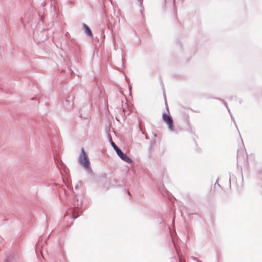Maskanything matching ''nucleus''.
Wrapping results in <instances>:
<instances>
[{
	"instance_id": "1a4fd4ad",
	"label": "nucleus",
	"mask_w": 262,
	"mask_h": 262,
	"mask_svg": "<svg viewBox=\"0 0 262 262\" xmlns=\"http://www.w3.org/2000/svg\"><path fill=\"white\" fill-rule=\"evenodd\" d=\"M179 262H184V261L183 260L182 258L180 257V258H179Z\"/></svg>"
},
{
	"instance_id": "f03ea898",
	"label": "nucleus",
	"mask_w": 262,
	"mask_h": 262,
	"mask_svg": "<svg viewBox=\"0 0 262 262\" xmlns=\"http://www.w3.org/2000/svg\"><path fill=\"white\" fill-rule=\"evenodd\" d=\"M81 155L79 157V162L84 168H88L90 167V162L89 161L87 154L85 152L83 148L81 149Z\"/></svg>"
},
{
	"instance_id": "423d86ee",
	"label": "nucleus",
	"mask_w": 262,
	"mask_h": 262,
	"mask_svg": "<svg viewBox=\"0 0 262 262\" xmlns=\"http://www.w3.org/2000/svg\"><path fill=\"white\" fill-rule=\"evenodd\" d=\"M219 99V100H220V101L223 102L224 103V104L225 106L226 107V108H227V110H228V111L229 113L230 114V116H231V119H232V120H233V117H232V115L230 114V111L229 108H228V105H227V104L226 102H225L224 100H222V99H220V98H219V99Z\"/></svg>"
},
{
	"instance_id": "39448f33",
	"label": "nucleus",
	"mask_w": 262,
	"mask_h": 262,
	"mask_svg": "<svg viewBox=\"0 0 262 262\" xmlns=\"http://www.w3.org/2000/svg\"><path fill=\"white\" fill-rule=\"evenodd\" d=\"M83 27L84 29L85 32L87 34V35L89 36H92V32L90 27L85 24H83Z\"/></svg>"
},
{
	"instance_id": "9b49d317",
	"label": "nucleus",
	"mask_w": 262,
	"mask_h": 262,
	"mask_svg": "<svg viewBox=\"0 0 262 262\" xmlns=\"http://www.w3.org/2000/svg\"><path fill=\"white\" fill-rule=\"evenodd\" d=\"M234 123L235 124H236V122L235 121V120H234V119L232 120ZM235 126H237V125H235Z\"/></svg>"
},
{
	"instance_id": "ddd939ff",
	"label": "nucleus",
	"mask_w": 262,
	"mask_h": 262,
	"mask_svg": "<svg viewBox=\"0 0 262 262\" xmlns=\"http://www.w3.org/2000/svg\"><path fill=\"white\" fill-rule=\"evenodd\" d=\"M198 262H201L200 260H198Z\"/></svg>"
},
{
	"instance_id": "6e6552de",
	"label": "nucleus",
	"mask_w": 262,
	"mask_h": 262,
	"mask_svg": "<svg viewBox=\"0 0 262 262\" xmlns=\"http://www.w3.org/2000/svg\"><path fill=\"white\" fill-rule=\"evenodd\" d=\"M66 105L68 106V103H70V101L68 100H66ZM64 105H66V104H64Z\"/></svg>"
},
{
	"instance_id": "f257e3e1",
	"label": "nucleus",
	"mask_w": 262,
	"mask_h": 262,
	"mask_svg": "<svg viewBox=\"0 0 262 262\" xmlns=\"http://www.w3.org/2000/svg\"><path fill=\"white\" fill-rule=\"evenodd\" d=\"M110 140L111 145L116 152L117 155L120 158V159L128 163H132V159L130 158L129 157H128L122 151V150L112 140L111 137H110Z\"/></svg>"
},
{
	"instance_id": "0eeeda50",
	"label": "nucleus",
	"mask_w": 262,
	"mask_h": 262,
	"mask_svg": "<svg viewBox=\"0 0 262 262\" xmlns=\"http://www.w3.org/2000/svg\"><path fill=\"white\" fill-rule=\"evenodd\" d=\"M172 242H173V245H174V247H175V248H176V251H177V253H178V248H177V245H176V244L175 242L174 241V240H172Z\"/></svg>"
},
{
	"instance_id": "9d476101",
	"label": "nucleus",
	"mask_w": 262,
	"mask_h": 262,
	"mask_svg": "<svg viewBox=\"0 0 262 262\" xmlns=\"http://www.w3.org/2000/svg\"><path fill=\"white\" fill-rule=\"evenodd\" d=\"M138 1L139 2L140 4H141L142 3L143 0H138Z\"/></svg>"
},
{
	"instance_id": "7ed1b4c3",
	"label": "nucleus",
	"mask_w": 262,
	"mask_h": 262,
	"mask_svg": "<svg viewBox=\"0 0 262 262\" xmlns=\"http://www.w3.org/2000/svg\"><path fill=\"white\" fill-rule=\"evenodd\" d=\"M81 205V202H79L78 199H77V203L75 202L73 204V207H71L69 212H67V214H72V217L74 219L77 218L79 215H76L75 214L78 213L79 210V207Z\"/></svg>"
},
{
	"instance_id": "f8f14e48",
	"label": "nucleus",
	"mask_w": 262,
	"mask_h": 262,
	"mask_svg": "<svg viewBox=\"0 0 262 262\" xmlns=\"http://www.w3.org/2000/svg\"><path fill=\"white\" fill-rule=\"evenodd\" d=\"M4 262H9V261H8V260L7 259H6V260H5V261H4Z\"/></svg>"
},
{
	"instance_id": "20e7f679",
	"label": "nucleus",
	"mask_w": 262,
	"mask_h": 262,
	"mask_svg": "<svg viewBox=\"0 0 262 262\" xmlns=\"http://www.w3.org/2000/svg\"><path fill=\"white\" fill-rule=\"evenodd\" d=\"M162 119L163 121L168 125V129L170 131L173 130V123L172 118L168 115L163 113L162 114Z\"/></svg>"
}]
</instances>
